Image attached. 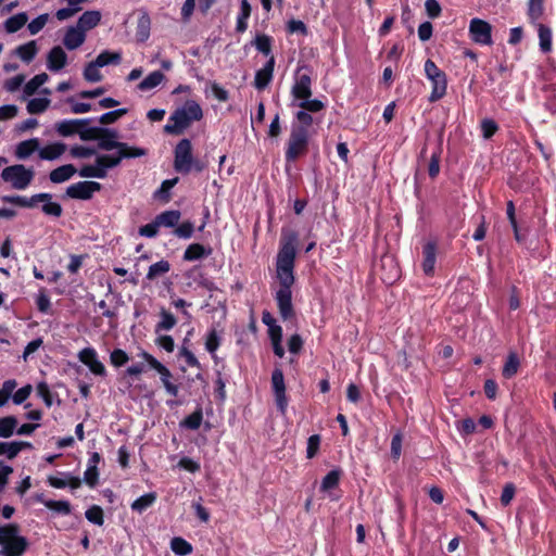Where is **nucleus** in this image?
<instances>
[{
	"mask_svg": "<svg viewBox=\"0 0 556 556\" xmlns=\"http://www.w3.org/2000/svg\"><path fill=\"white\" fill-rule=\"evenodd\" d=\"M151 18L146 11H141L137 22L136 38L138 42H144L150 37Z\"/></svg>",
	"mask_w": 556,
	"mask_h": 556,
	"instance_id": "obj_21",
	"label": "nucleus"
},
{
	"mask_svg": "<svg viewBox=\"0 0 556 556\" xmlns=\"http://www.w3.org/2000/svg\"><path fill=\"white\" fill-rule=\"evenodd\" d=\"M156 500V494L154 492L147 493L140 497H138L131 504V509L138 513H142L148 507L152 506Z\"/></svg>",
	"mask_w": 556,
	"mask_h": 556,
	"instance_id": "obj_40",
	"label": "nucleus"
},
{
	"mask_svg": "<svg viewBox=\"0 0 556 556\" xmlns=\"http://www.w3.org/2000/svg\"><path fill=\"white\" fill-rule=\"evenodd\" d=\"M203 117L201 106L194 100H188L182 108L177 109L169 117V123L165 125L164 131L173 135H180L194 121Z\"/></svg>",
	"mask_w": 556,
	"mask_h": 556,
	"instance_id": "obj_2",
	"label": "nucleus"
},
{
	"mask_svg": "<svg viewBox=\"0 0 556 556\" xmlns=\"http://www.w3.org/2000/svg\"><path fill=\"white\" fill-rule=\"evenodd\" d=\"M271 384L275 395V402L278 410L285 415L288 406V400L286 395V384L283 372L281 369L276 368L271 374Z\"/></svg>",
	"mask_w": 556,
	"mask_h": 556,
	"instance_id": "obj_10",
	"label": "nucleus"
},
{
	"mask_svg": "<svg viewBox=\"0 0 556 556\" xmlns=\"http://www.w3.org/2000/svg\"><path fill=\"white\" fill-rule=\"evenodd\" d=\"M106 127H89L79 128L78 135L83 141L98 140L99 135L106 134Z\"/></svg>",
	"mask_w": 556,
	"mask_h": 556,
	"instance_id": "obj_46",
	"label": "nucleus"
},
{
	"mask_svg": "<svg viewBox=\"0 0 556 556\" xmlns=\"http://www.w3.org/2000/svg\"><path fill=\"white\" fill-rule=\"evenodd\" d=\"M122 161L121 154L117 155H99L97 156V164L108 173L109 168L116 167Z\"/></svg>",
	"mask_w": 556,
	"mask_h": 556,
	"instance_id": "obj_49",
	"label": "nucleus"
},
{
	"mask_svg": "<svg viewBox=\"0 0 556 556\" xmlns=\"http://www.w3.org/2000/svg\"><path fill=\"white\" fill-rule=\"evenodd\" d=\"M212 253V249H205L204 245L200 243H192L190 244L185 253H184V260L186 261H197L202 257L208 256Z\"/></svg>",
	"mask_w": 556,
	"mask_h": 556,
	"instance_id": "obj_28",
	"label": "nucleus"
},
{
	"mask_svg": "<svg viewBox=\"0 0 556 556\" xmlns=\"http://www.w3.org/2000/svg\"><path fill=\"white\" fill-rule=\"evenodd\" d=\"M49 18V14L45 13L39 15L38 17L34 18L28 25L27 28L30 33V35L38 34L47 24Z\"/></svg>",
	"mask_w": 556,
	"mask_h": 556,
	"instance_id": "obj_58",
	"label": "nucleus"
},
{
	"mask_svg": "<svg viewBox=\"0 0 556 556\" xmlns=\"http://www.w3.org/2000/svg\"><path fill=\"white\" fill-rule=\"evenodd\" d=\"M79 361L88 366L90 371L97 376H105L104 365L98 359L97 352L92 348H85L78 354Z\"/></svg>",
	"mask_w": 556,
	"mask_h": 556,
	"instance_id": "obj_12",
	"label": "nucleus"
},
{
	"mask_svg": "<svg viewBox=\"0 0 556 556\" xmlns=\"http://www.w3.org/2000/svg\"><path fill=\"white\" fill-rule=\"evenodd\" d=\"M18 532L20 527L16 523L0 525V544L7 543V540L22 539Z\"/></svg>",
	"mask_w": 556,
	"mask_h": 556,
	"instance_id": "obj_39",
	"label": "nucleus"
},
{
	"mask_svg": "<svg viewBox=\"0 0 556 556\" xmlns=\"http://www.w3.org/2000/svg\"><path fill=\"white\" fill-rule=\"evenodd\" d=\"M193 224L191 222H185L175 228L174 233L178 238L189 239L193 233Z\"/></svg>",
	"mask_w": 556,
	"mask_h": 556,
	"instance_id": "obj_61",
	"label": "nucleus"
},
{
	"mask_svg": "<svg viewBox=\"0 0 556 556\" xmlns=\"http://www.w3.org/2000/svg\"><path fill=\"white\" fill-rule=\"evenodd\" d=\"M538 33L540 39V48L544 53H547L552 49V30L544 24L538 25Z\"/></svg>",
	"mask_w": 556,
	"mask_h": 556,
	"instance_id": "obj_36",
	"label": "nucleus"
},
{
	"mask_svg": "<svg viewBox=\"0 0 556 556\" xmlns=\"http://www.w3.org/2000/svg\"><path fill=\"white\" fill-rule=\"evenodd\" d=\"M481 129L483 137L490 139L498 129L497 124L490 118H485L481 122Z\"/></svg>",
	"mask_w": 556,
	"mask_h": 556,
	"instance_id": "obj_63",
	"label": "nucleus"
},
{
	"mask_svg": "<svg viewBox=\"0 0 556 556\" xmlns=\"http://www.w3.org/2000/svg\"><path fill=\"white\" fill-rule=\"evenodd\" d=\"M52 199L51 193H37L33 197L25 198L22 195H4L2 201L4 203H11L22 207H34L38 202L50 201Z\"/></svg>",
	"mask_w": 556,
	"mask_h": 556,
	"instance_id": "obj_13",
	"label": "nucleus"
},
{
	"mask_svg": "<svg viewBox=\"0 0 556 556\" xmlns=\"http://www.w3.org/2000/svg\"><path fill=\"white\" fill-rule=\"evenodd\" d=\"M67 62V55L65 51L60 47H53L47 56V66L52 72L61 71Z\"/></svg>",
	"mask_w": 556,
	"mask_h": 556,
	"instance_id": "obj_17",
	"label": "nucleus"
},
{
	"mask_svg": "<svg viewBox=\"0 0 556 556\" xmlns=\"http://www.w3.org/2000/svg\"><path fill=\"white\" fill-rule=\"evenodd\" d=\"M295 118L298 121L296 124H293L292 127H302L304 130H308V128L313 125L314 118L309 112L301 109L296 112Z\"/></svg>",
	"mask_w": 556,
	"mask_h": 556,
	"instance_id": "obj_54",
	"label": "nucleus"
},
{
	"mask_svg": "<svg viewBox=\"0 0 556 556\" xmlns=\"http://www.w3.org/2000/svg\"><path fill=\"white\" fill-rule=\"evenodd\" d=\"M49 79L48 74L41 73L34 76L24 87V93L26 96L34 94L40 86H42Z\"/></svg>",
	"mask_w": 556,
	"mask_h": 556,
	"instance_id": "obj_44",
	"label": "nucleus"
},
{
	"mask_svg": "<svg viewBox=\"0 0 556 556\" xmlns=\"http://www.w3.org/2000/svg\"><path fill=\"white\" fill-rule=\"evenodd\" d=\"M308 148V130L302 127H291L288 148L286 151V160L288 162L295 161L299 156L306 153Z\"/></svg>",
	"mask_w": 556,
	"mask_h": 556,
	"instance_id": "obj_5",
	"label": "nucleus"
},
{
	"mask_svg": "<svg viewBox=\"0 0 556 556\" xmlns=\"http://www.w3.org/2000/svg\"><path fill=\"white\" fill-rule=\"evenodd\" d=\"M101 21V13L99 11H86L78 18L77 27L83 31H87L96 27Z\"/></svg>",
	"mask_w": 556,
	"mask_h": 556,
	"instance_id": "obj_22",
	"label": "nucleus"
},
{
	"mask_svg": "<svg viewBox=\"0 0 556 556\" xmlns=\"http://www.w3.org/2000/svg\"><path fill=\"white\" fill-rule=\"evenodd\" d=\"M50 104V100L47 98H34L27 103V112L29 114H40L45 112Z\"/></svg>",
	"mask_w": 556,
	"mask_h": 556,
	"instance_id": "obj_47",
	"label": "nucleus"
},
{
	"mask_svg": "<svg viewBox=\"0 0 556 556\" xmlns=\"http://www.w3.org/2000/svg\"><path fill=\"white\" fill-rule=\"evenodd\" d=\"M86 39L85 31L77 26H71L67 28L63 38V43L68 50H75L79 48Z\"/></svg>",
	"mask_w": 556,
	"mask_h": 556,
	"instance_id": "obj_18",
	"label": "nucleus"
},
{
	"mask_svg": "<svg viewBox=\"0 0 556 556\" xmlns=\"http://www.w3.org/2000/svg\"><path fill=\"white\" fill-rule=\"evenodd\" d=\"M170 547H172V551L176 555H180V556L189 555L192 552L191 544L189 542H187L185 539L178 538V536L172 539Z\"/></svg>",
	"mask_w": 556,
	"mask_h": 556,
	"instance_id": "obj_43",
	"label": "nucleus"
},
{
	"mask_svg": "<svg viewBox=\"0 0 556 556\" xmlns=\"http://www.w3.org/2000/svg\"><path fill=\"white\" fill-rule=\"evenodd\" d=\"M202 419V410L199 408L184 419L182 426L191 430H197L200 428Z\"/></svg>",
	"mask_w": 556,
	"mask_h": 556,
	"instance_id": "obj_55",
	"label": "nucleus"
},
{
	"mask_svg": "<svg viewBox=\"0 0 556 556\" xmlns=\"http://www.w3.org/2000/svg\"><path fill=\"white\" fill-rule=\"evenodd\" d=\"M15 52L24 62L29 63L37 54L36 41L31 40L25 45L18 46Z\"/></svg>",
	"mask_w": 556,
	"mask_h": 556,
	"instance_id": "obj_33",
	"label": "nucleus"
},
{
	"mask_svg": "<svg viewBox=\"0 0 556 556\" xmlns=\"http://www.w3.org/2000/svg\"><path fill=\"white\" fill-rule=\"evenodd\" d=\"M469 35L472 41L490 46L492 41V26L489 22L475 17L469 23Z\"/></svg>",
	"mask_w": 556,
	"mask_h": 556,
	"instance_id": "obj_9",
	"label": "nucleus"
},
{
	"mask_svg": "<svg viewBox=\"0 0 556 556\" xmlns=\"http://www.w3.org/2000/svg\"><path fill=\"white\" fill-rule=\"evenodd\" d=\"M170 269V264L168 261H165V260H161L154 264H152L150 267H149V270H148V274H147V278L149 280H154L156 279L157 277L168 273Z\"/></svg>",
	"mask_w": 556,
	"mask_h": 556,
	"instance_id": "obj_37",
	"label": "nucleus"
},
{
	"mask_svg": "<svg viewBox=\"0 0 556 556\" xmlns=\"http://www.w3.org/2000/svg\"><path fill=\"white\" fill-rule=\"evenodd\" d=\"M36 150H39V140L37 138L24 140L16 146L15 156L18 160H25Z\"/></svg>",
	"mask_w": 556,
	"mask_h": 556,
	"instance_id": "obj_23",
	"label": "nucleus"
},
{
	"mask_svg": "<svg viewBox=\"0 0 556 556\" xmlns=\"http://www.w3.org/2000/svg\"><path fill=\"white\" fill-rule=\"evenodd\" d=\"M66 150V144L62 142H55L45 148L39 149V157L42 160H55L60 157Z\"/></svg>",
	"mask_w": 556,
	"mask_h": 556,
	"instance_id": "obj_26",
	"label": "nucleus"
},
{
	"mask_svg": "<svg viewBox=\"0 0 556 556\" xmlns=\"http://www.w3.org/2000/svg\"><path fill=\"white\" fill-rule=\"evenodd\" d=\"M122 55L119 52L102 51L94 60L98 66L102 67L109 64H119Z\"/></svg>",
	"mask_w": 556,
	"mask_h": 556,
	"instance_id": "obj_41",
	"label": "nucleus"
},
{
	"mask_svg": "<svg viewBox=\"0 0 556 556\" xmlns=\"http://www.w3.org/2000/svg\"><path fill=\"white\" fill-rule=\"evenodd\" d=\"M252 8L248 0H241L240 14L237 18L236 30L238 33H244L248 28V20L251 15Z\"/></svg>",
	"mask_w": 556,
	"mask_h": 556,
	"instance_id": "obj_30",
	"label": "nucleus"
},
{
	"mask_svg": "<svg viewBox=\"0 0 556 556\" xmlns=\"http://www.w3.org/2000/svg\"><path fill=\"white\" fill-rule=\"evenodd\" d=\"M98 467H96V465H88V468L84 473V481L89 486H94L98 483Z\"/></svg>",
	"mask_w": 556,
	"mask_h": 556,
	"instance_id": "obj_64",
	"label": "nucleus"
},
{
	"mask_svg": "<svg viewBox=\"0 0 556 556\" xmlns=\"http://www.w3.org/2000/svg\"><path fill=\"white\" fill-rule=\"evenodd\" d=\"M291 94L294 100L312 97V71L307 66H300L298 68Z\"/></svg>",
	"mask_w": 556,
	"mask_h": 556,
	"instance_id": "obj_7",
	"label": "nucleus"
},
{
	"mask_svg": "<svg viewBox=\"0 0 556 556\" xmlns=\"http://www.w3.org/2000/svg\"><path fill=\"white\" fill-rule=\"evenodd\" d=\"M174 168L181 174H188L192 169V144L187 138L181 139L175 148Z\"/></svg>",
	"mask_w": 556,
	"mask_h": 556,
	"instance_id": "obj_6",
	"label": "nucleus"
},
{
	"mask_svg": "<svg viewBox=\"0 0 556 556\" xmlns=\"http://www.w3.org/2000/svg\"><path fill=\"white\" fill-rule=\"evenodd\" d=\"M141 356L147 361L151 368L155 369L160 374L161 381L166 392L172 396H177L179 388L170 381L173 375L169 369L148 352H142Z\"/></svg>",
	"mask_w": 556,
	"mask_h": 556,
	"instance_id": "obj_8",
	"label": "nucleus"
},
{
	"mask_svg": "<svg viewBox=\"0 0 556 556\" xmlns=\"http://www.w3.org/2000/svg\"><path fill=\"white\" fill-rule=\"evenodd\" d=\"M97 63L93 61L89 62L84 70V78L89 83H98L102 80V74L99 71Z\"/></svg>",
	"mask_w": 556,
	"mask_h": 556,
	"instance_id": "obj_48",
	"label": "nucleus"
},
{
	"mask_svg": "<svg viewBox=\"0 0 556 556\" xmlns=\"http://www.w3.org/2000/svg\"><path fill=\"white\" fill-rule=\"evenodd\" d=\"M424 261L422 270L427 276H431L434 271V264L437 260V245L434 242H427L424 245Z\"/></svg>",
	"mask_w": 556,
	"mask_h": 556,
	"instance_id": "obj_19",
	"label": "nucleus"
},
{
	"mask_svg": "<svg viewBox=\"0 0 556 556\" xmlns=\"http://www.w3.org/2000/svg\"><path fill=\"white\" fill-rule=\"evenodd\" d=\"M178 182V177L173 179H166L162 182L160 189L154 193V197L160 198L164 201H169V191Z\"/></svg>",
	"mask_w": 556,
	"mask_h": 556,
	"instance_id": "obj_56",
	"label": "nucleus"
},
{
	"mask_svg": "<svg viewBox=\"0 0 556 556\" xmlns=\"http://www.w3.org/2000/svg\"><path fill=\"white\" fill-rule=\"evenodd\" d=\"M220 344L219 337L215 329L211 330L205 340V348L210 353H214Z\"/></svg>",
	"mask_w": 556,
	"mask_h": 556,
	"instance_id": "obj_62",
	"label": "nucleus"
},
{
	"mask_svg": "<svg viewBox=\"0 0 556 556\" xmlns=\"http://www.w3.org/2000/svg\"><path fill=\"white\" fill-rule=\"evenodd\" d=\"M79 176L86 178H105L106 172L101 168L97 163L94 165H84L78 170Z\"/></svg>",
	"mask_w": 556,
	"mask_h": 556,
	"instance_id": "obj_45",
	"label": "nucleus"
},
{
	"mask_svg": "<svg viewBox=\"0 0 556 556\" xmlns=\"http://www.w3.org/2000/svg\"><path fill=\"white\" fill-rule=\"evenodd\" d=\"M45 506L51 510H54L56 513L63 514V515H70L71 514V504L67 501H53L49 500L43 502Z\"/></svg>",
	"mask_w": 556,
	"mask_h": 556,
	"instance_id": "obj_52",
	"label": "nucleus"
},
{
	"mask_svg": "<svg viewBox=\"0 0 556 556\" xmlns=\"http://www.w3.org/2000/svg\"><path fill=\"white\" fill-rule=\"evenodd\" d=\"M181 217V213L178 210L165 211L155 217L157 225L161 227H175L178 225Z\"/></svg>",
	"mask_w": 556,
	"mask_h": 556,
	"instance_id": "obj_25",
	"label": "nucleus"
},
{
	"mask_svg": "<svg viewBox=\"0 0 556 556\" xmlns=\"http://www.w3.org/2000/svg\"><path fill=\"white\" fill-rule=\"evenodd\" d=\"M425 73L427 78L432 84V91L429 97L430 102H435L442 99L446 93L447 79L443 71H441L432 60H427L425 63Z\"/></svg>",
	"mask_w": 556,
	"mask_h": 556,
	"instance_id": "obj_4",
	"label": "nucleus"
},
{
	"mask_svg": "<svg viewBox=\"0 0 556 556\" xmlns=\"http://www.w3.org/2000/svg\"><path fill=\"white\" fill-rule=\"evenodd\" d=\"M122 147L117 148L118 154H121L123 159H132V157H141L147 155V150L138 147H129L125 142H121Z\"/></svg>",
	"mask_w": 556,
	"mask_h": 556,
	"instance_id": "obj_38",
	"label": "nucleus"
},
{
	"mask_svg": "<svg viewBox=\"0 0 556 556\" xmlns=\"http://www.w3.org/2000/svg\"><path fill=\"white\" fill-rule=\"evenodd\" d=\"M1 556H22L27 549L28 542L26 538L7 540V543L0 544Z\"/></svg>",
	"mask_w": 556,
	"mask_h": 556,
	"instance_id": "obj_16",
	"label": "nucleus"
},
{
	"mask_svg": "<svg viewBox=\"0 0 556 556\" xmlns=\"http://www.w3.org/2000/svg\"><path fill=\"white\" fill-rule=\"evenodd\" d=\"M341 471L340 470H331L329 471L321 481V490L329 491L334 489L339 484Z\"/></svg>",
	"mask_w": 556,
	"mask_h": 556,
	"instance_id": "obj_50",
	"label": "nucleus"
},
{
	"mask_svg": "<svg viewBox=\"0 0 556 556\" xmlns=\"http://www.w3.org/2000/svg\"><path fill=\"white\" fill-rule=\"evenodd\" d=\"M275 58L270 56L263 68L258 70L254 78V87L258 90L265 89L273 79Z\"/></svg>",
	"mask_w": 556,
	"mask_h": 556,
	"instance_id": "obj_15",
	"label": "nucleus"
},
{
	"mask_svg": "<svg viewBox=\"0 0 556 556\" xmlns=\"http://www.w3.org/2000/svg\"><path fill=\"white\" fill-rule=\"evenodd\" d=\"M296 105L309 113H316L325 109V103L318 99L302 98ZM295 105V103H293Z\"/></svg>",
	"mask_w": 556,
	"mask_h": 556,
	"instance_id": "obj_42",
	"label": "nucleus"
},
{
	"mask_svg": "<svg viewBox=\"0 0 556 556\" xmlns=\"http://www.w3.org/2000/svg\"><path fill=\"white\" fill-rule=\"evenodd\" d=\"M255 48L264 55H269L271 52V40L267 35H257L254 40Z\"/></svg>",
	"mask_w": 556,
	"mask_h": 556,
	"instance_id": "obj_57",
	"label": "nucleus"
},
{
	"mask_svg": "<svg viewBox=\"0 0 556 556\" xmlns=\"http://www.w3.org/2000/svg\"><path fill=\"white\" fill-rule=\"evenodd\" d=\"M34 176V170L26 168L23 164L8 166L1 173V178L16 190L26 189L33 181Z\"/></svg>",
	"mask_w": 556,
	"mask_h": 556,
	"instance_id": "obj_3",
	"label": "nucleus"
},
{
	"mask_svg": "<svg viewBox=\"0 0 556 556\" xmlns=\"http://www.w3.org/2000/svg\"><path fill=\"white\" fill-rule=\"evenodd\" d=\"M389 267V271L382 276L386 283L392 285L399 277V269L391 256H383L381 258V267Z\"/></svg>",
	"mask_w": 556,
	"mask_h": 556,
	"instance_id": "obj_32",
	"label": "nucleus"
},
{
	"mask_svg": "<svg viewBox=\"0 0 556 556\" xmlns=\"http://www.w3.org/2000/svg\"><path fill=\"white\" fill-rule=\"evenodd\" d=\"M110 359L113 366L121 367L129 361V357L124 350L115 349L111 352Z\"/></svg>",
	"mask_w": 556,
	"mask_h": 556,
	"instance_id": "obj_59",
	"label": "nucleus"
},
{
	"mask_svg": "<svg viewBox=\"0 0 556 556\" xmlns=\"http://www.w3.org/2000/svg\"><path fill=\"white\" fill-rule=\"evenodd\" d=\"M85 516L88 521L97 526H102L104 523L103 510L98 505H93L90 508H88L85 513Z\"/></svg>",
	"mask_w": 556,
	"mask_h": 556,
	"instance_id": "obj_53",
	"label": "nucleus"
},
{
	"mask_svg": "<svg viewBox=\"0 0 556 556\" xmlns=\"http://www.w3.org/2000/svg\"><path fill=\"white\" fill-rule=\"evenodd\" d=\"M101 188V184L97 181H79L67 187L66 195L72 199L90 200Z\"/></svg>",
	"mask_w": 556,
	"mask_h": 556,
	"instance_id": "obj_11",
	"label": "nucleus"
},
{
	"mask_svg": "<svg viewBox=\"0 0 556 556\" xmlns=\"http://www.w3.org/2000/svg\"><path fill=\"white\" fill-rule=\"evenodd\" d=\"M298 235L294 231L283 233L281 245L277 254L276 271L280 288L276 293V301L282 319L294 316L291 287L294 283V261L296 255Z\"/></svg>",
	"mask_w": 556,
	"mask_h": 556,
	"instance_id": "obj_1",
	"label": "nucleus"
},
{
	"mask_svg": "<svg viewBox=\"0 0 556 556\" xmlns=\"http://www.w3.org/2000/svg\"><path fill=\"white\" fill-rule=\"evenodd\" d=\"M128 112L127 109L123 108V109H117V110H114V111H110V112H106L104 114H102L100 117H99V123L102 124V125H110V124H113L115 123L118 118H121L122 116L126 115Z\"/></svg>",
	"mask_w": 556,
	"mask_h": 556,
	"instance_id": "obj_51",
	"label": "nucleus"
},
{
	"mask_svg": "<svg viewBox=\"0 0 556 556\" xmlns=\"http://www.w3.org/2000/svg\"><path fill=\"white\" fill-rule=\"evenodd\" d=\"M165 79V75L160 71L150 73L143 80L138 84V89L147 91L155 88Z\"/></svg>",
	"mask_w": 556,
	"mask_h": 556,
	"instance_id": "obj_31",
	"label": "nucleus"
},
{
	"mask_svg": "<svg viewBox=\"0 0 556 556\" xmlns=\"http://www.w3.org/2000/svg\"><path fill=\"white\" fill-rule=\"evenodd\" d=\"M75 173V166L66 164L50 172L49 178L53 184H61L68 180Z\"/></svg>",
	"mask_w": 556,
	"mask_h": 556,
	"instance_id": "obj_24",
	"label": "nucleus"
},
{
	"mask_svg": "<svg viewBox=\"0 0 556 556\" xmlns=\"http://www.w3.org/2000/svg\"><path fill=\"white\" fill-rule=\"evenodd\" d=\"M17 418L15 416H7L0 419V438H10L16 431Z\"/></svg>",
	"mask_w": 556,
	"mask_h": 556,
	"instance_id": "obj_34",
	"label": "nucleus"
},
{
	"mask_svg": "<svg viewBox=\"0 0 556 556\" xmlns=\"http://www.w3.org/2000/svg\"><path fill=\"white\" fill-rule=\"evenodd\" d=\"M118 139V131L112 128H108L106 134H101L98 137V148L104 151L114 150L121 146V141Z\"/></svg>",
	"mask_w": 556,
	"mask_h": 556,
	"instance_id": "obj_20",
	"label": "nucleus"
},
{
	"mask_svg": "<svg viewBox=\"0 0 556 556\" xmlns=\"http://www.w3.org/2000/svg\"><path fill=\"white\" fill-rule=\"evenodd\" d=\"M160 316L161 320L155 326V332L170 330L177 324L175 316L165 308L161 309Z\"/></svg>",
	"mask_w": 556,
	"mask_h": 556,
	"instance_id": "obj_35",
	"label": "nucleus"
},
{
	"mask_svg": "<svg viewBox=\"0 0 556 556\" xmlns=\"http://www.w3.org/2000/svg\"><path fill=\"white\" fill-rule=\"evenodd\" d=\"M90 123L89 118L84 119H63L55 123L54 128L62 137H70L78 134L79 128L87 126Z\"/></svg>",
	"mask_w": 556,
	"mask_h": 556,
	"instance_id": "obj_14",
	"label": "nucleus"
},
{
	"mask_svg": "<svg viewBox=\"0 0 556 556\" xmlns=\"http://www.w3.org/2000/svg\"><path fill=\"white\" fill-rule=\"evenodd\" d=\"M28 21V16L25 12L17 13L11 17H9L4 22V29L9 34L16 33L20 30Z\"/></svg>",
	"mask_w": 556,
	"mask_h": 556,
	"instance_id": "obj_29",
	"label": "nucleus"
},
{
	"mask_svg": "<svg viewBox=\"0 0 556 556\" xmlns=\"http://www.w3.org/2000/svg\"><path fill=\"white\" fill-rule=\"evenodd\" d=\"M43 202H45V204L42 205V212L46 215H50V216H54V217H60L62 215L63 208L59 203L51 202V200L43 201Z\"/></svg>",
	"mask_w": 556,
	"mask_h": 556,
	"instance_id": "obj_60",
	"label": "nucleus"
},
{
	"mask_svg": "<svg viewBox=\"0 0 556 556\" xmlns=\"http://www.w3.org/2000/svg\"><path fill=\"white\" fill-rule=\"evenodd\" d=\"M520 367V359L516 352H509L502 369V375L506 379L513 378Z\"/></svg>",
	"mask_w": 556,
	"mask_h": 556,
	"instance_id": "obj_27",
	"label": "nucleus"
}]
</instances>
